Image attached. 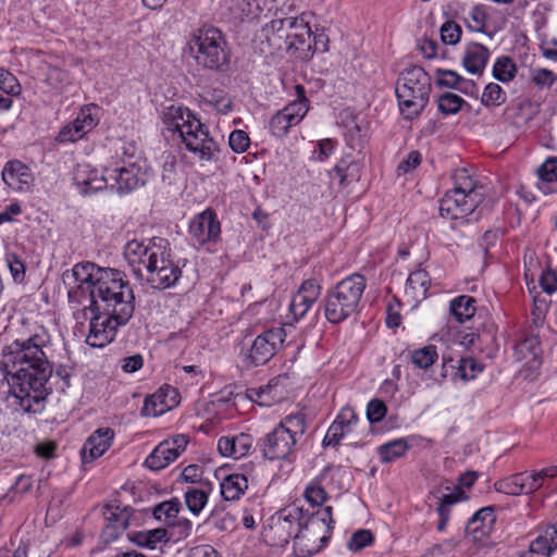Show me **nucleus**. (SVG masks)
<instances>
[{"label": "nucleus", "instance_id": "47", "mask_svg": "<svg viewBox=\"0 0 557 557\" xmlns=\"http://www.w3.org/2000/svg\"><path fill=\"white\" fill-rule=\"evenodd\" d=\"M334 173L338 177L339 185L347 187L352 181L359 180V165L355 162L347 163L341 160L334 168Z\"/></svg>", "mask_w": 557, "mask_h": 557}, {"label": "nucleus", "instance_id": "18", "mask_svg": "<svg viewBox=\"0 0 557 557\" xmlns=\"http://www.w3.org/2000/svg\"><path fill=\"white\" fill-rule=\"evenodd\" d=\"M288 26L287 17L272 20L262 26L255 39L259 50L262 53H273L285 49L289 34Z\"/></svg>", "mask_w": 557, "mask_h": 557}, {"label": "nucleus", "instance_id": "24", "mask_svg": "<svg viewBox=\"0 0 557 557\" xmlns=\"http://www.w3.org/2000/svg\"><path fill=\"white\" fill-rule=\"evenodd\" d=\"M496 516L493 507H483L478 510L467 522L465 532L473 541H482L494 529Z\"/></svg>", "mask_w": 557, "mask_h": 557}, {"label": "nucleus", "instance_id": "28", "mask_svg": "<svg viewBox=\"0 0 557 557\" xmlns=\"http://www.w3.org/2000/svg\"><path fill=\"white\" fill-rule=\"evenodd\" d=\"M109 177L114 181V185L112 184L111 187H115L120 194L131 193L144 185L140 170L135 164L127 168L114 169L109 173Z\"/></svg>", "mask_w": 557, "mask_h": 557}, {"label": "nucleus", "instance_id": "38", "mask_svg": "<svg viewBox=\"0 0 557 557\" xmlns=\"http://www.w3.org/2000/svg\"><path fill=\"white\" fill-rule=\"evenodd\" d=\"M410 445L405 438H397L377 447L381 462L389 463L406 455Z\"/></svg>", "mask_w": 557, "mask_h": 557}, {"label": "nucleus", "instance_id": "6", "mask_svg": "<svg viewBox=\"0 0 557 557\" xmlns=\"http://www.w3.org/2000/svg\"><path fill=\"white\" fill-rule=\"evenodd\" d=\"M307 426V418L302 411L285 416L258 441L262 457L270 461L288 459L295 453Z\"/></svg>", "mask_w": 557, "mask_h": 557}, {"label": "nucleus", "instance_id": "21", "mask_svg": "<svg viewBox=\"0 0 557 557\" xmlns=\"http://www.w3.org/2000/svg\"><path fill=\"white\" fill-rule=\"evenodd\" d=\"M320 294L321 285L315 278L304 281L292 298L289 305L290 312L296 319L305 317L309 309L317 302Z\"/></svg>", "mask_w": 557, "mask_h": 557}, {"label": "nucleus", "instance_id": "23", "mask_svg": "<svg viewBox=\"0 0 557 557\" xmlns=\"http://www.w3.org/2000/svg\"><path fill=\"white\" fill-rule=\"evenodd\" d=\"M114 431L110 428L96 430L85 442L81 455L84 463L101 457L112 445Z\"/></svg>", "mask_w": 557, "mask_h": 557}, {"label": "nucleus", "instance_id": "12", "mask_svg": "<svg viewBox=\"0 0 557 557\" xmlns=\"http://www.w3.org/2000/svg\"><path fill=\"white\" fill-rule=\"evenodd\" d=\"M286 339L283 327H272L259 334L245 357L248 367H259L269 362L282 348Z\"/></svg>", "mask_w": 557, "mask_h": 557}, {"label": "nucleus", "instance_id": "50", "mask_svg": "<svg viewBox=\"0 0 557 557\" xmlns=\"http://www.w3.org/2000/svg\"><path fill=\"white\" fill-rule=\"evenodd\" d=\"M506 101V92L496 83H490L485 86L481 102L485 107L500 106Z\"/></svg>", "mask_w": 557, "mask_h": 557}, {"label": "nucleus", "instance_id": "15", "mask_svg": "<svg viewBox=\"0 0 557 557\" xmlns=\"http://www.w3.org/2000/svg\"><path fill=\"white\" fill-rule=\"evenodd\" d=\"M188 231L193 243L199 247L214 245L221 239V224L212 209L195 215Z\"/></svg>", "mask_w": 557, "mask_h": 557}, {"label": "nucleus", "instance_id": "41", "mask_svg": "<svg viewBox=\"0 0 557 557\" xmlns=\"http://www.w3.org/2000/svg\"><path fill=\"white\" fill-rule=\"evenodd\" d=\"M487 336L488 337V345H490V352L488 356H492L493 351L496 349V338L494 334H479L475 332H466V331H459L456 334L455 343L462 346L466 349L472 348L478 346L483 342V338Z\"/></svg>", "mask_w": 557, "mask_h": 557}, {"label": "nucleus", "instance_id": "29", "mask_svg": "<svg viewBox=\"0 0 557 557\" xmlns=\"http://www.w3.org/2000/svg\"><path fill=\"white\" fill-rule=\"evenodd\" d=\"M491 52L487 47L478 42H470L466 46L462 65L467 72L481 75L487 64Z\"/></svg>", "mask_w": 557, "mask_h": 557}, {"label": "nucleus", "instance_id": "64", "mask_svg": "<svg viewBox=\"0 0 557 557\" xmlns=\"http://www.w3.org/2000/svg\"><path fill=\"white\" fill-rule=\"evenodd\" d=\"M540 285L547 294H553L557 290V273L556 271L547 268L540 276Z\"/></svg>", "mask_w": 557, "mask_h": 557}, {"label": "nucleus", "instance_id": "14", "mask_svg": "<svg viewBox=\"0 0 557 557\" xmlns=\"http://www.w3.org/2000/svg\"><path fill=\"white\" fill-rule=\"evenodd\" d=\"M91 312L86 343L95 348H102L111 343L115 338L119 327L128 323L121 322L103 310H91Z\"/></svg>", "mask_w": 557, "mask_h": 557}, {"label": "nucleus", "instance_id": "9", "mask_svg": "<svg viewBox=\"0 0 557 557\" xmlns=\"http://www.w3.org/2000/svg\"><path fill=\"white\" fill-rule=\"evenodd\" d=\"M333 508L325 506L309 513L299 523L294 542V552L297 557H311L319 553L330 541L333 529Z\"/></svg>", "mask_w": 557, "mask_h": 557}, {"label": "nucleus", "instance_id": "39", "mask_svg": "<svg viewBox=\"0 0 557 557\" xmlns=\"http://www.w3.org/2000/svg\"><path fill=\"white\" fill-rule=\"evenodd\" d=\"M206 485L208 486V491L203 488L188 487L184 493L185 504L188 510L195 516H198L208 503L211 484L208 482Z\"/></svg>", "mask_w": 557, "mask_h": 557}, {"label": "nucleus", "instance_id": "51", "mask_svg": "<svg viewBox=\"0 0 557 557\" xmlns=\"http://www.w3.org/2000/svg\"><path fill=\"white\" fill-rule=\"evenodd\" d=\"M85 135L86 132L82 128L77 119H75L60 129L55 139L59 143H75Z\"/></svg>", "mask_w": 557, "mask_h": 557}, {"label": "nucleus", "instance_id": "11", "mask_svg": "<svg viewBox=\"0 0 557 557\" xmlns=\"http://www.w3.org/2000/svg\"><path fill=\"white\" fill-rule=\"evenodd\" d=\"M101 268L92 262H81L74 265L72 270L73 277L78 285L69 292V301L74 306H83L84 309L96 310L94 304L96 297V273Z\"/></svg>", "mask_w": 557, "mask_h": 557}, {"label": "nucleus", "instance_id": "3", "mask_svg": "<svg viewBox=\"0 0 557 557\" xmlns=\"http://www.w3.org/2000/svg\"><path fill=\"white\" fill-rule=\"evenodd\" d=\"M186 50L197 67L225 74L232 65V48L218 27L203 25L194 29L187 39Z\"/></svg>", "mask_w": 557, "mask_h": 557}, {"label": "nucleus", "instance_id": "48", "mask_svg": "<svg viewBox=\"0 0 557 557\" xmlns=\"http://www.w3.org/2000/svg\"><path fill=\"white\" fill-rule=\"evenodd\" d=\"M463 104L466 101L453 92H445L437 100L438 110L445 115L458 113Z\"/></svg>", "mask_w": 557, "mask_h": 557}, {"label": "nucleus", "instance_id": "19", "mask_svg": "<svg viewBox=\"0 0 557 557\" xmlns=\"http://www.w3.org/2000/svg\"><path fill=\"white\" fill-rule=\"evenodd\" d=\"M188 438L178 434L171 440L161 442L146 458L145 465L151 470H161L173 462L186 449Z\"/></svg>", "mask_w": 557, "mask_h": 557}, {"label": "nucleus", "instance_id": "26", "mask_svg": "<svg viewBox=\"0 0 557 557\" xmlns=\"http://www.w3.org/2000/svg\"><path fill=\"white\" fill-rule=\"evenodd\" d=\"M438 492L440 490L432 491L430 492V496L436 497V493ZM466 498L467 496L465 492L459 486H454L450 493L437 496L438 500L435 510L438 515V523L436 528L438 532H444L446 530L450 518L451 507Z\"/></svg>", "mask_w": 557, "mask_h": 557}, {"label": "nucleus", "instance_id": "59", "mask_svg": "<svg viewBox=\"0 0 557 557\" xmlns=\"http://www.w3.org/2000/svg\"><path fill=\"white\" fill-rule=\"evenodd\" d=\"M387 412L385 403L381 399H372L367 406V418L371 423L381 422Z\"/></svg>", "mask_w": 557, "mask_h": 557}, {"label": "nucleus", "instance_id": "5", "mask_svg": "<svg viewBox=\"0 0 557 557\" xmlns=\"http://www.w3.org/2000/svg\"><path fill=\"white\" fill-rule=\"evenodd\" d=\"M163 123L169 131L178 133L186 149L199 159L210 161L219 151V145L209 136L208 127L188 109L170 106L163 113Z\"/></svg>", "mask_w": 557, "mask_h": 557}, {"label": "nucleus", "instance_id": "13", "mask_svg": "<svg viewBox=\"0 0 557 557\" xmlns=\"http://www.w3.org/2000/svg\"><path fill=\"white\" fill-rule=\"evenodd\" d=\"M289 34L286 41V51L290 57L300 61H308L313 57L312 32L302 17H287Z\"/></svg>", "mask_w": 557, "mask_h": 557}, {"label": "nucleus", "instance_id": "56", "mask_svg": "<svg viewBox=\"0 0 557 557\" xmlns=\"http://www.w3.org/2000/svg\"><path fill=\"white\" fill-rule=\"evenodd\" d=\"M228 145L236 153L245 152L250 146V138L245 131L235 129L230 134Z\"/></svg>", "mask_w": 557, "mask_h": 557}, {"label": "nucleus", "instance_id": "33", "mask_svg": "<svg viewBox=\"0 0 557 557\" xmlns=\"http://www.w3.org/2000/svg\"><path fill=\"white\" fill-rule=\"evenodd\" d=\"M21 85L9 71L0 67V112L8 111L13 104L12 97L21 94Z\"/></svg>", "mask_w": 557, "mask_h": 557}, {"label": "nucleus", "instance_id": "63", "mask_svg": "<svg viewBox=\"0 0 557 557\" xmlns=\"http://www.w3.org/2000/svg\"><path fill=\"white\" fill-rule=\"evenodd\" d=\"M269 128L272 135L284 137L289 131V124L285 122V117L277 111L269 121Z\"/></svg>", "mask_w": 557, "mask_h": 557}, {"label": "nucleus", "instance_id": "22", "mask_svg": "<svg viewBox=\"0 0 557 557\" xmlns=\"http://www.w3.org/2000/svg\"><path fill=\"white\" fill-rule=\"evenodd\" d=\"M358 422L356 411L346 406L342 408L336 419L332 422L322 441L323 446H337L347 433L352 431V426Z\"/></svg>", "mask_w": 557, "mask_h": 557}, {"label": "nucleus", "instance_id": "31", "mask_svg": "<svg viewBox=\"0 0 557 557\" xmlns=\"http://www.w3.org/2000/svg\"><path fill=\"white\" fill-rule=\"evenodd\" d=\"M297 99L286 104L280 113L289 124V128L299 124L309 110V100L306 97L305 87L296 85Z\"/></svg>", "mask_w": 557, "mask_h": 557}, {"label": "nucleus", "instance_id": "45", "mask_svg": "<svg viewBox=\"0 0 557 557\" xmlns=\"http://www.w3.org/2000/svg\"><path fill=\"white\" fill-rule=\"evenodd\" d=\"M325 471L326 469L305 488L304 497L313 507L322 506L329 497L322 486V479Z\"/></svg>", "mask_w": 557, "mask_h": 557}, {"label": "nucleus", "instance_id": "55", "mask_svg": "<svg viewBox=\"0 0 557 557\" xmlns=\"http://www.w3.org/2000/svg\"><path fill=\"white\" fill-rule=\"evenodd\" d=\"M462 29L454 21L445 22L441 27V38L446 45H456L461 38Z\"/></svg>", "mask_w": 557, "mask_h": 557}, {"label": "nucleus", "instance_id": "34", "mask_svg": "<svg viewBox=\"0 0 557 557\" xmlns=\"http://www.w3.org/2000/svg\"><path fill=\"white\" fill-rule=\"evenodd\" d=\"M220 488L225 500H237L248 488V480L244 474L232 473L222 480Z\"/></svg>", "mask_w": 557, "mask_h": 557}, {"label": "nucleus", "instance_id": "37", "mask_svg": "<svg viewBox=\"0 0 557 557\" xmlns=\"http://www.w3.org/2000/svg\"><path fill=\"white\" fill-rule=\"evenodd\" d=\"M544 193H557V157H549L537 169Z\"/></svg>", "mask_w": 557, "mask_h": 557}, {"label": "nucleus", "instance_id": "60", "mask_svg": "<svg viewBox=\"0 0 557 557\" xmlns=\"http://www.w3.org/2000/svg\"><path fill=\"white\" fill-rule=\"evenodd\" d=\"M7 262L14 282L21 283L25 278L26 267L23 260L15 253L7 255Z\"/></svg>", "mask_w": 557, "mask_h": 557}, {"label": "nucleus", "instance_id": "61", "mask_svg": "<svg viewBox=\"0 0 557 557\" xmlns=\"http://www.w3.org/2000/svg\"><path fill=\"white\" fill-rule=\"evenodd\" d=\"M517 478H520L521 481L518 483L520 488L522 490L521 494H531L539 488L540 486V479L535 476L534 472L528 473V472H521L517 473Z\"/></svg>", "mask_w": 557, "mask_h": 557}, {"label": "nucleus", "instance_id": "8", "mask_svg": "<svg viewBox=\"0 0 557 557\" xmlns=\"http://www.w3.org/2000/svg\"><path fill=\"white\" fill-rule=\"evenodd\" d=\"M366 286V277L352 273L330 288L323 300L326 320L338 324L358 312Z\"/></svg>", "mask_w": 557, "mask_h": 557}, {"label": "nucleus", "instance_id": "2", "mask_svg": "<svg viewBox=\"0 0 557 557\" xmlns=\"http://www.w3.org/2000/svg\"><path fill=\"white\" fill-rule=\"evenodd\" d=\"M123 253L135 277L152 288H170L182 276V270L171 259L170 243L165 238L132 239L124 246Z\"/></svg>", "mask_w": 557, "mask_h": 557}, {"label": "nucleus", "instance_id": "42", "mask_svg": "<svg viewBox=\"0 0 557 557\" xmlns=\"http://www.w3.org/2000/svg\"><path fill=\"white\" fill-rule=\"evenodd\" d=\"M182 504L177 498L160 503L153 508V517L169 527L178 517Z\"/></svg>", "mask_w": 557, "mask_h": 557}, {"label": "nucleus", "instance_id": "7", "mask_svg": "<svg viewBox=\"0 0 557 557\" xmlns=\"http://www.w3.org/2000/svg\"><path fill=\"white\" fill-rule=\"evenodd\" d=\"M432 91V78L423 67L413 65L405 69L398 76L395 87L398 108L407 121L421 115L429 103Z\"/></svg>", "mask_w": 557, "mask_h": 557}, {"label": "nucleus", "instance_id": "1", "mask_svg": "<svg viewBox=\"0 0 557 557\" xmlns=\"http://www.w3.org/2000/svg\"><path fill=\"white\" fill-rule=\"evenodd\" d=\"M49 344L50 335L41 329L13 341L0 354V382L8 384L12 405L24 413L40 411L48 395L46 384L52 368L44 349Z\"/></svg>", "mask_w": 557, "mask_h": 557}, {"label": "nucleus", "instance_id": "58", "mask_svg": "<svg viewBox=\"0 0 557 557\" xmlns=\"http://www.w3.org/2000/svg\"><path fill=\"white\" fill-rule=\"evenodd\" d=\"M521 479L517 478V474H513L509 478L496 481L494 483V487L499 493H504L507 495H520L522 492V490L518 485Z\"/></svg>", "mask_w": 557, "mask_h": 557}, {"label": "nucleus", "instance_id": "43", "mask_svg": "<svg viewBox=\"0 0 557 557\" xmlns=\"http://www.w3.org/2000/svg\"><path fill=\"white\" fill-rule=\"evenodd\" d=\"M456 369V375L463 381L474 380L481 373L484 367L472 357H461L457 360V366L450 364Z\"/></svg>", "mask_w": 557, "mask_h": 557}, {"label": "nucleus", "instance_id": "62", "mask_svg": "<svg viewBox=\"0 0 557 557\" xmlns=\"http://www.w3.org/2000/svg\"><path fill=\"white\" fill-rule=\"evenodd\" d=\"M549 546H546L542 540H533L529 548L519 554L518 557H549Z\"/></svg>", "mask_w": 557, "mask_h": 557}, {"label": "nucleus", "instance_id": "52", "mask_svg": "<svg viewBox=\"0 0 557 557\" xmlns=\"http://www.w3.org/2000/svg\"><path fill=\"white\" fill-rule=\"evenodd\" d=\"M46 83L55 91H62L69 83V73L57 66H49Z\"/></svg>", "mask_w": 557, "mask_h": 557}, {"label": "nucleus", "instance_id": "17", "mask_svg": "<svg viewBox=\"0 0 557 557\" xmlns=\"http://www.w3.org/2000/svg\"><path fill=\"white\" fill-rule=\"evenodd\" d=\"M479 195L462 194L460 191L449 190L440 202V214L442 218L453 221L465 222L479 203Z\"/></svg>", "mask_w": 557, "mask_h": 557}, {"label": "nucleus", "instance_id": "46", "mask_svg": "<svg viewBox=\"0 0 557 557\" xmlns=\"http://www.w3.org/2000/svg\"><path fill=\"white\" fill-rule=\"evenodd\" d=\"M438 358L436 347L428 345L411 352L412 363L420 369H429Z\"/></svg>", "mask_w": 557, "mask_h": 557}, {"label": "nucleus", "instance_id": "10", "mask_svg": "<svg viewBox=\"0 0 557 557\" xmlns=\"http://www.w3.org/2000/svg\"><path fill=\"white\" fill-rule=\"evenodd\" d=\"M305 518V510L297 506H287L269 518L262 530V539L270 546L283 547L299 531V523Z\"/></svg>", "mask_w": 557, "mask_h": 557}, {"label": "nucleus", "instance_id": "36", "mask_svg": "<svg viewBox=\"0 0 557 557\" xmlns=\"http://www.w3.org/2000/svg\"><path fill=\"white\" fill-rule=\"evenodd\" d=\"M490 17V7L479 3L473 5L467 16H465L466 26L476 33H486Z\"/></svg>", "mask_w": 557, "mask_h": 557}, {"label": "nucleus", "instance_id": "20", "mask_svg": "<svg viewBox=\"0 0 557 557\" xmlns=\"http://www.w3.org/2000/svg\"><path fill=\"white\" fill-rule=\"evenodd\" d=\"M180 394L176 388L164 385L154 394L147 396L140 414L144 417H158L178 405Z\"/></svg>", "mask_w": 557, "mask_h": 557}, {"label": "nucleus", "instance_id": "54", "mask_svg": "<svg viewBox=\"0 0 557 557\" xmlns=\"http://www.w3.org/2000/svg\"><path fill=\"white\" fill-rule=\"evenodd\" d=\"M168 528L170 529V535L175 537V541H180L191 534L193 523L187 518L177 517Z\"/></svg>", "mask_w": 557, "mask_h": 557}, {"label": "nucleus", "instance_id": "35", "mask_svg": "<svg viewBox=\"0 0 557 557\" xmlns=\"http://www.w3.org/2000/svg\"><path fill=\"white\" fill-rule=\"evenodd\" d=\"M475 311V299L469 295L458 296L449 305V312L458 323H465L470 320Z\"/></svg>", "mask_w": 557, "mask_h": 557}, {"label": "nucleus", "instance_id": "25", "mask_svg": "<svg viewBox=\"0 0 557 557\" xmlns=\"http://www.w3.org/2000/svg\"><path fill=\"white\" fill-rule=\"evenodd\" d=\"M74 183L81 193L87 195L107 187L108 177L89 164H78L74 172Z\"/></svg>", "mask_w": 557, "mask_h": 557}, {"label": "nucleus", "instance_id": "32", "mask_svg": "<svg viewBox=\"0 0 557 557\" xmlns=\"http://www.w3.org/2000/svg\"><path fill=\"white\" fill-rule=\"evenodd\" d=\"M431 285L429 273L419 269L411 272L407 278L405 294L414 302H420L426 298L428 290Z\"/></svg>", "mask_w": 557, "mask_h": 557}, {"label": "nucleus", "instance_id": "27", "mask_svg": "<svg viewBox=\"0 0 557 557\" xmlns=\"http://www.w3.org/2000/svg\"><path fill=\"white\" fill-rule=\"evenodd\" d=\"M252 443V436L247 433H239L234 436H222L218 441V450L224 457L239 459L249 453Z\"/></svg>", "mask_w": 557, "mask_h": 557}, {"label": "nucleus", "instance_id": "53", "mask_svg": "<svg viewBox=\"0 0 557 557\" xmlns=\"http://www.w3.org/2000/svg\"><path fill=\"white\" fill-rule=\"evenodd\" d=\"M374 541L373 533L367 529L356 531L349 539L347 547L351 552H359L371 545Z\"/></svg>", "mask_w": 557, "mask_h": 557}, {"label": "nucleus", "instance_id": "40", "mask_svg": "<svg viewBox=\"0 0 557 557\" xmlns=\"http://www.w3.org/2000/svg\"><path fill=\"white\" fill-rule=\"evenodd\" d=\"M203 102L212 107L220 114H227L233 109V101L228 94L221 89L214 88L203 95Z\"/></svg>", "mask_w": 557, "mask_h": 557}, {"label": "nucleus", "instance_id": "57", "mask_svg": "<svg viewBox=\"0 0 557 557\" xmlns=\"http://www.w3.org/2000/svg\"><path fill=\"white\" fill-rule=\"evenodd\" d=\"M531 81L539 88H549L557 81V76L550 70L547 69H534L531 72Z\"/></svg>", "mask_w": 557, "mask_h": 557}, {"label": "nucleus", "instance_id": "4", "mask_svg": "<svg viewBox=\"0 0 557 557\" xmlns=\"http://www.w3.org/2000/svg\"><path fill=\"white\" fill-rule=\"evenodd\" d=\"M96 275V310L128 322L135 311V295L126 274L119 269L101 268Z\"/></svg>", "mask_w": 557, "mask_h": 557}, {"label": "nucleus", "instance_id": "44", "mask_svg": "<svg viewBox=\"0 0 557 557\" xmlns=\"http://www.w3.org/2000/svg\"><path fill=\"white\" fill-rule=\"evenodd\" d=\"M517 73V65L510 57L503 55L496 59L493 65V76L502 83L511 82Z\"/></svg>", "mask_w": 557, "mask_h": 557}, {"label": "nucleus", "instance_id": "49", "mask_svg": "<svg viewBox=\"0 0 557 557\" xmlns=\"http://www.w3.org/2000/svg\"><path fill=\"white\" fill-rule=\"evenodd\" d=\"M455 186L451 190L462 194L478 195L475 193V182L467 169H458L454 174Z\"/></svg>", "mask_w": 557, "mask_h": 557}, {"label": "nucleus", "instance_id": "16", "mask_svg": "<svg viewBox=\"0 0 557 557\" xmlns=\"http://www.w3.org/2000/svg\"><path fill=\"white\" fill-rule=\"evenodd\" d=\"M132 512L133 509L129 506H122L117 499L104 505L102 515L106 524L100 534L104 544L115 541L127 529Z\"/></svg>", "mask_w": 557, "mask_h": 557}, {"label": "nucleus", "instance_id": "30", "mask_svg": "<svg viewBox=\"0 0 557 557\" xmlns=\"http://www.w3.org/2000/svg\"><path fill=\"white\" fill-rule=\"evenodd\" d=\"M3 182L14 190H24L32 181L28 166L18 160L9 161L2 171Z\"/></svg>", "mask_w": 557, "mask_h": 557}]
</instances>
